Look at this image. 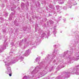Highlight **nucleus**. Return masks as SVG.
I'll return each mask as SVG.
<instances>
[{
	"mask_svg": "<svg viewBox=\"0 0 79 79\" xmlns=\"http://www.w3.org/2000/svg\"><path fill=\"white\" fill-rule=\"evenodd\" d=\"M9 71H10V72H11V70H10H10H9Z\"/></svg>",
	"mask_w": 79,
	"mask_h": 79,
	"instance_id": "obj_2",
	"label": "nucleus"
},
{
	"mask_svg": "<svg viewBox=\"0 0 79 79\" xmlns=\"http://www.w3.org/2000/svg\"><path fill=\"white\" fill-rule=\"evenodd\" d=\"M11 73H10L9 74L10 76H11Z\"/></svg>",
	"mask_w": 79,
	"mask_h": 79,
	"instance_id": "obj_1",
	"label": "nucleus"
}]
</instances>
